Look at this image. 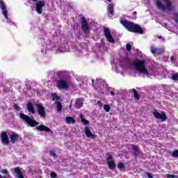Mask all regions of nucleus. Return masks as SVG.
<instances>
[{"instance_id": "obj_1", "label": "nucleus", "mask_w": 178, "mask_h": 178, "mask_svg": "<svg viewBox=\"0 0 178 178\" xmlns=\"http://www.w3.org/2000/svg\"><path fill=\"white\" fill-rule=\"evenodd\" d=\"M120 23L124 27V29H126V30H127V31H130V33H136L137 34L144 33L143 28H141L139 24H135L133 22L121 19Z\"/></svg>"}, {"instance_id": "obj_2", "label": "nucleus", "mask_w": 178, "mask_h": 178, "mask_svg": "<svg viewBox=\"0 0 178 178\" xmlns=\"http://www.w3.org/2000/svg\"><path fill=\"white\" fill-rule=\"evenodd\" d=\"M132 66H134L139 73L147 75L149 74L148 70H147V67H145V61L144 60L136 59L134 60L132 63Z\"/></svg>"}, {"instance_id": "obj_3", "label": "nucleus", "mask_w": 178, "mask_h": 178, "mask_svg": "<svg viewBox=\"0 0 178 178\" xmlns=\"http://www.w3.org/2000/svg\"><path fill=\"white\" fill-rule=\"evenodd\" d=\"M19 116L21 119H22V120H24V122H26L27 124L29 126H31V127H35V126H38V124H40L38 122L35 121L34 119H31V118H30L29 115L21 113Z\"/></svg>"}, {"instance_id": "obj_4", "label": "nucleus", "mask_w": 178, "mask_h": 178, "mask_svg": "<svg viewBox=\"0 0 178 178\" xmlns=\"http://www.w3.org/2000/svg\"><path fill=\"white\" fill-rule=\"evenodd\" d=\"M56 87L58 90H69L70 86L67 81L65 79H59L56 81Z\"/></svg>"}, {"instance_id": "obj_5", "label": "nucleus", "mask_w": 178, "mask_h": 178, "mask_svg": "<svg viewBox=\"0 0 178 178\" xmlns=\"http://www.w3.org/2000/svg\"><path fill=\"white\" fill-rule=\"evenodd\" d=\"M81 24L83 33H88L90 31V26L88 25V22H87V19L86 17L81 15Z\"/></svg>"}, {"instance_id": "obj_6", "label": "nucleus", "mask_w": 178, "mask_h": 178, "mask_svg": "<svg viewBox=\"0 0 178 178\" xmlns=\"http://www.w3.org/2000/svg\"><path fill=\"white\" fill-rule=\"evenodd\" d=\"M36 110L38 113V115L40 116V118H42V119H45L47 118V112H45V107L42 106V104H38L36 105Z\"/></svg>"}, {"instance_id": "obj_7", "label": "nucleus", "mask_w": 178, "mask_h": 178, "mask_svg": "<svg viewBox=\"0 0 178 178\" xmlns=\"http://www.w3.org/2000/svg\"><path fill=\"white\" fill-rule=\"evenodd\" d=\"M104 33L108 42L111 44H115V39H113V36L111 34V29H109V28H104Z\"/></svg>"}, {"instance_id": "obj_8", "label": "nucleus", "mask_w": 178, "mask_h": 178, "mask_svg": "<svg viewBox=\"0 0 178 178\" xmlns=\"http://www.w3.org/2000/svg\"><path fill=\"white\" fill-rule=\"evenodd\" d=\"M106 161L108 168L111 170H115L116 169V164H115V161H113V157L111 154H107Z\"/></svg>"}, {"instance_id": "obj_9", "label": "nucleus", "mask_w": 178, "mask_h": 178, "mask_svg": "<svg viewBox=\"0 0 178 178\" xmlns=\"http://www.w3.org/2000/svg\"><path fill=\"white\" fill-rule=\"evenodd\" d=\"M0 137L3 145H9L10 140H9V136H8L6 131H2Z\"/></svg>"}, {"instance_id": "obj_10", "label": "nucleus", "mask_w": 178, "mask_h": 178, "mask_svg": "<svg viewBox=\"0 0 178 178\" xmlns=\"http://www.w3.org/2000/svg\"><path fill=\"white\" fill-rule=\"evenodd\" d=\"M153 115L156 119H161L162 122H165L168 119V116H166V114L164 112L159 113L157 110L153 113Z\"/></svg>"}, {"instance_id": "obj_11", "label": "nucleus", "mask_w": 178, "mask_h": 178, "mask_svg": "<svg viewBox=\"0 0 178 178\" xmlns=\"http://www.w3.org/2000/svg\"><path fill=\"white\" fill-rule=\"evenodd\" d=\"M45 6V1H39L36 3L35 10L38 15H41L42 13V8Z\"/></svg>"}, {"instance_id": "obj_12", "label": "nucleus", "mask_w": 178, "mask_h": 178, "mask_svg": "<svg viewBox=\"0 0 178 178\" xmlns=\"http://www.w3.org/2000/svg\"><path fill=\"white\" fill-rule=\"evenodd\" d=\"M0 8L4 17L8 19V8H6V5H5V2H3V0H0Z\"/></svg>"}, {"instance_id": "obj_13", "label": "nucleus", "mask_w": 178, "mask_h": 178, "mask_svg": "<svg viewBox=\"0 0 178 178\" xmlns=\"http://www.w3.org/2000/svg\"><path fill=\"white\" fill-rule=\"evenodd\" d=\"M85 134L88 137V138H92V140H95V138H97V135L93 134L91 130H90V127H85Z\"/></svg>"}, {"instance_id": "obj_14", "label": "nucleus", "mask_w": 178, "mask_h": 178, "mask_svg": "<svg viewBox=\"0 0 178 178\" xmlns=\"http://www.w3.org/2000/svg\"><path fill=\"white\" fill-rule=\"evenodd\" d=\"M19 138H20V136L15 132H13L10 136L11 144H15V143H17V141H19Z\"/></svg>"}, {"instance_id": "obj_15", "label": "nucleus", "mask_w": 178, "mask_h": 178, "mask_svg": "<svg viewBox=\"0 0 178 178\" xmlns=\"http://www.w3.org/2000/svg\"><path fill=\"white\" fill-rule=\"evenodd\" d=\"M14 172L15 174V177L24 178V175H23V172H22V170H20V168H19V167L15 168Z\"/></svg>"}, {"instance_id": "obj_16", "label": "nucleus", "mask_w": 178, "mask_h": 178, "mask_svg": "<svg viewBox=\"0 0 178 178\" xmlns=\"http://www.w3.org/2000/svg\"><path fill=\"white\" fill-rule=\"evenodd\" d=\"M35 129L38 130V131H47V133H50L51 131V129L45 125H40L38 127H36Z\"/></svg>"}, {"instance_id": "obj_17", "label": "nucleus", "mask_w": 178, "mask_h": 178, "mask_svg": "<svg viewBox=\"0 0 178 178\" xmlns=\"http://www.w3.org/2000/svg\"><path fill=\"white\" fill-rule=\"evenodd\" d=\"M152 54H156L157 55H162L165 50L163 49H156L154 47H151Z\"/></svg>"}, {"instance_id": "obj_18", "label": "nucleus", "mask_w": 178, "mask_h": 178, "mask_svg": "<svg viewBox=\"0 0 178 178\" xmlns=\"http://www.w3.org/2000/svg\"><path fill=\"white\" fill-rule=\"evenodd\" d=\"M27 111H29L31 113L34 115L35 113V109H34V106H33V103L29 102L26 104Z\"/></svg>"}, {"instance_id": "obj_19", "label": "nucleus", "mask_w": 178, "mask_h": 178, "mask_svg": "<svg viewBox=\"0 0 178 178\" xmlns=\"http://www.w3.org/2000/svg\"><path fill=\"white\" fill-rule=\"evenodd\" d=\"M74 108L76 109H80V108H82L83 106V99H77L76 101H75V104H74Z\"/></svg>"}, {"instance_id": "obj_20", "label": "nucleus", "mask_w": 178, "mask_h": 178, "mask_svg": "<svg viewBox=\"0 0 178 178\" xmlns=\"http://www.w3.org/2000/svg\"><path fill=\"white\" fill-rule=\"evenodd\" d=\"M131 149L134 151V156H138L140 155V149L136 145H131Z\"/></svg>"}, {"instance_id": "obj_21", "label": "nucleus", "mask_w": 178, "mask_h": 178, "mask_svg": "<svg viewBox=\"0 0 178 178\" xmlns=\"http://www.w3.org/2000/svg\"><path fill=\"white\" fill-rule=\"evenodd\" d=\"M156 6L158 9L162 10L163 12H165V10H166V7L160 1H156Z\"/></svg>"}, {"instance_id": "obj_22", "label": "nucleus", "mask_w": 178, "mask_h": 178, "mask_svg": "<svg viewBox=\"0 0 178 178\" xmlns=\"http://www.w3.org/2000/svg\"><path fill=\"white\" fill-rule=\"evenodd\" d=\"M107 11L108 12L109 15H113L115 13V9L113 7V4L110 3L107 6Z\"/></svg>"}, {"instance_id": "obj_23", "label": "nucleus", "mask_w": 178, "mask_h": 178, "mask_svg": "<svg viewBox=\"0 0 178 178\" xmlns=\"http://www.w3.org/2000/svg\"><path fill=\"white\" fill-rule=\"evenodd\" d=\"M65 122L66 123H67V124H70V123H72L73 124H74V123H76V120H74V118L72 117H66Z\"/></svg>"}, {"instance_id": "obj_24", "label": "nucleus", "mask_w": 178, "mask_h": 178, "mask_svg": "<svg viewBox=\"0 0 178 178\" xmlns=\"http://www.w3.org/2000/svg\"><path fill=\"white\" fill-rule=\"evenodd\" d=\"M132 92H134V97L135 99H137V101H140V94H138V92H137V90L133 88Z\"/></svg>"}, {"instance_id": "obj_25", "label": "nucleus", "mask_w": 178, "mask_h": 178, "mask_svg": "<svg viewBox=\"0 0 178 178\" xmlns=\"http://www.w3.org/2000/svg\"><path fill=\"white\" fill-rule=\"evenodd\" d=\"M56 104H57L56 108H57V112H62V103L60 102H56Z\"/></svg>"}, {"instance_id": "obj_26", "label": "nucleus", "mask_w": 178, "mask_h": 178, "mask_svg": "<svg viewBox=\"0 0 178 178\" xmlns=\"http://www.w3.org/2000/svg\"><path fill=\"white\" fill-rule=\"evenodd\" d=\"M165 5H166L167 9H168L170 12H171V10H173V8L172 7V2H170V1H168V3H165Z\"/></svg>"}, {"instance_id": "obj_27", "label": "nucleus", "mask_w": 178, "mask_h": 178, "mask_svg": "<svg viewBox=\"0 0 178 178\" xmlns=\"http://www.w3.org/2000/svg\"><path fill=\"white\" fill-rule=\"evenodd\" d=\"M60 99V97L59 96H58V94L54 93L52 95V100L53 101H57V102H58V101H59Z\"/></svg>"}, {"instance_id": "obj_28", "label": "nucleus", "mask_w": 178, "mask_h": 178, "mask_svg": "<svg viewBox=\"0 0 178 178\" xmlns=\"http://www.w3.org/2000/svg\"><path fill=\"white\" fill-rule=\"evenodd\" d=\"M117 168L120 169V170H124V168L126 167L124 166V164L123 163H119L117 165Z\"/></svg>"}, {"instance_id": "obj_29", "label": "nucleus", "mask_w": 178, "mask_h": 178, "mask_svg": "<svg viewBox=\"0 0 178 178\" xmlns=\"http://www.w3.org/2000/svg\"><path fill=\"white\" fill-rule=\"evenodd\" d=\"M104 109L105 112H109V111H111V106L108 104H105L104 106Z\"/></svg>"}, {"instance_id": "obj_30", "label": "nucleus", "mask_w": 178, "mask_h": 178, "mask_svg": "<svg viewBox=\"0 0 178 178\" xmlns=\"http://www.w3.org/2000/svg\"><path fill=\"white\" fill-rule=\"evenodd\" d=\"M172 79L174 80L175 81H177V80H178V74H173L172 75Z\"/></svg>"}, {"instance_id": "obj_31", "label": "nucleus", "mask_w": 178, "mask_h": 178, "mask_svg": "<svg viewBox=\"0 0 178 178\" xmlns=\"http://www.w3.org/2000/svg\"><path fill=\"white\" fill-rule=\"evenodd\" d=\"M172 156H173V158H178V150L177 149L172 152Z\"/></svg>"}, {"instance_id": "obj_32", "label": "nucleus", "mask_w": 178, "mask_h": 178, "mask_svg": "<svg viewBox=\"0 0 178 178\" xmlns=\"http://www.w3.org/2000/svg\"><path fill=\"white\" fill-rule=\"evenodd\" d=\"M81 120L83 124H90V121L86 120L85 118H81Z\"/></svg>"}, {"instance_id": "obj_33", "label": "nucleus", "mask_w": 178, "mask_h": 178, "mask_svg": "<svg viewBox=\"0 0 178 178\" xmlns=\"http://www.w3.org/2000/svg\"><path fill=\"white\" fill-rule=\"evenodd\" d=\"M126 49L128 51V52H130V51H131V44H127L126 46Z\"/></svg>"}, {"instance_id": "obj_34", "label": "nucleus", "mask_w": 178, "mask_h": 178, "mask_svg": "<svg viewBox=\"0 0 178 178\" xmlns=\"http://www.w3.org/2000/svg\"><path fill=\"white\" fill-rule=\"evenodd\" d=\"M50 177H51V178H56V177H58V175L56 174L55 172H51V174H50Z\"/></svg>"}, {"instance_id": "obj_35", "label": "nucleus", "mask_w": 178, "mask_h": 178, "mask_svg": "<svg viewBox=\"0 0 178 178\" xmlns=\"http://www.w3.org/2000/svg\"><path fill=\"white\" fill-rule=\"evenodd\" d=\"M14 109H15V111H20V106H19V104H15Z\"/></svg>"}, {"instance_id": "obj_36", "label": "nucleus", "mask_w": 178, "mask_h": 178, "mask_svg": "<svg viewBox=\"0 0 178 178\" xmlns=\"http://www.w3.org/2000/svg\"><path fill=\"white\" fill-rule=\"evenodd\" d=\"M0 172L2 173V175H8V170L3 169L1 171H0Z\"/></svg>"}, {"instance_id": "obj_37", "label": "nucleus", "mask_w": 178, "mask_h": 178, "mask_svg": "<svg viewBox=\"0 0 178 178\" xmlns=\"http://www.w3.org/2000/svg\"><path fill=\"white\" fill-rule=\"evenodd\" d=\"M167 177L168 178H176V177H177V176L174 175L168 174V175H167Z\"/></svg>"}, {"instance_id": "obj_38", "label": "nucleus", "mask_w": 178, "mask_h": 178, "mask_svg": "<svg viewBox=\"0 0 178 178\" xmlns=\"http://www.w3.org/2000/svg\"><path fill=\"white\" fill-rule=\"evenodd\" d=\"M174 20L177 23V24H178V15H175L174 17Z\"/></svg>"}, {"instance_id": "obj_39", "label": "nucleus", "mask_w": 178, "mask_h": 178, "mask_svg": "<svg viewBox=\"0 0 178 178\" xmlns=\"http://www.w3.org/2000/svg\"><path fill=\"white\" fill-rule=\"evenodd\" d=\"M147 177H149V178H153L152 175H151V173H149V172H147Z\"/></svg>"}, {"instance_id": "obj_40", "label": "nucleus", "mask_w": 178, "mask_h": 178, "mask_svg": "<svg viewBox=\"0 0 178 178\" xmlns=\"http://www.w3.org/2000/svg\"><path fill=\"white\" fill-rule=\"evenodd\" d=\"M110 94H111V97H115V92H113V90H111L110 92Z\"/></svg>"}, {"instance_id": "obj_41", "label": "nucleus", "mask_w": 178, "mask_h": 178, "mask_svg": "<svg viewBox=\"0 0 178 178\" xmlns=\"http://www.w3.org/2000/svg\"><path fill=\"white\" fill-rule=\"evenodd\" d=\"M97 105H101V106H102V102H101V101H98Z\"/></svg>"}, {"instance_id": "obj_42", "label": "nucleus", "mask_w": 178, "mask_h": 178, "mask_svg": "<svg viewBox=\"0 0 178 178\" xmlns=\"http://www.w3.org/2000/svg\"><path fill=\"white\" fill-rule=\"evenodd\" d=\"M170 60H172V61L175 60V56H171L170 57Z\"/></svg>"}, {"instance_id": "obj_43", "label": "nucleus", "mask_w": 178, "mask_h": 178, "mask_svg": "<svg viewBox=\"0 0 178 178\" xmlns=\"http://www.w3.org/2000/svg\"><path fill=\"white\" fill-rule=\"evenodd\" d=\"M51 156L55 158V156H56V154H55V152H52L51 153Z\"/></svg>"}, {"instance_id": "obj_44", "label": "nucleus", "mask_w": 178, "mask_h": 178, "mask_svg": "<svg viewBox=\"0 0 178 178\" xmlns=\"http://www.w3.org/2000/svg\"><path fill=\"white\" fill-rule=\"evenodd\" d=\"M164 1L165 2V3H168V2H170V0H164Z\"/></svg>"}, {"instance_id": "obj_45", "label": "nucleus", "mask_w": 178, "mask_h": 178, "mask_svg": "<svg viewBox=\"0 0 178 178\" xmlns=\"http://www.w3.org/2000/svg\"><path fill=\"white\" fill-rule=\"evenodd\" d=\"M33 2H38V0H31Z\"/></svg>"}, {"instance_id": "obj_46", "label": "nucleus", "mask_w": 178, "mask_h": 178, "mask_svg": "<svg viewBox=\"0 0 178 178\" xmlns=\"http://www.w3.org/2000/svg\"><path fill=\"white\" fill-rule=\"evenodd\" d=\"M133 15H137V12H136V11L134 12V13H133Z\"/></svg>"}, {"instance_id": "obj_47", "label": "nucleus", "mask_w": 178, "mask_h": 178, "mask_svg": "<svg viewBox=\"0 0 178 178\" xmlns=\"http://www.w3.org/2000/svg\"><path fill=\"white\" fill-rule=\"evenodd\" d=\"M108 2H112V0H107Z\"/></svg>"}, {"instance_id": "obj_48", "label": "nucleus", "mask_w": 178, "mask_h": 178, "mask_svg": "<svg viewBox=\"0 0 178 178\" xmlns=\"http://www.w3.org/2000/svg\"><path fill=\"white\" fill-rule=\"evenodd\" d=\"M0 178H2V175H0Z\"/></svg>"}]
</instances>
